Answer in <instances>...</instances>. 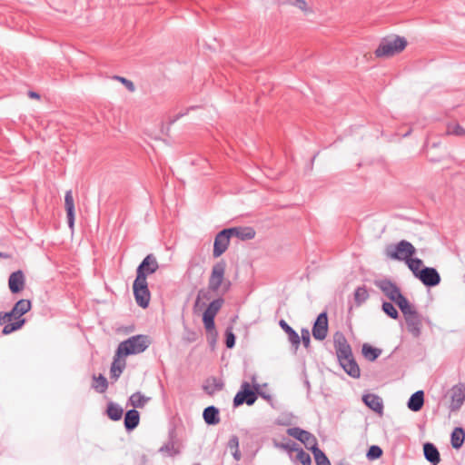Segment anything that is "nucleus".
Masks as SVG:
<instances>
[{
    "label": "nucleus",
    "instance_id": "1",
    "mask_svg": "<svg viewBox=\"0 0 465 465\" xmlns=\"http://www.w3.org/2000/svg\"><path fill=\"white\" fill-rule=\"evenodd\" d=\"M32 308V302L27 299L17 301L10 312H0V326H3L2 334H11L24 327L26 323L23 316Z\"/></svg>",
    "mask_w": 465,
    "mask_h": 465
},
{
    "label": "nucleus",
    "instance_id": "2",
    "mask_svg": "<svg viewBox=\"0 0 465 465\" xmlns=\"http://www.w3.org/2000/svg\"><path fill=\"white\" fill-rule=\"evenodd\" d=\"M151 344L147 335L138 334L120 342L116 350L117 357H125L132 354L143 352Z\"/></svg>",
    "mask_w": 465,
    "mask_h": 465
},
{
    "label": "nucleus",
    "instance_id": "3",
    "mask_svg": "<svg viewBox=\"0 0 465 465\" xmlns=\"http://www.w3.org/2000/svg\"><path fill=\"white\" fill-rule=\"evenodd\" d=\"M407 46L404 37L394 36L382 38L374 54L377 57H391L401 53Z\"/></svg>",
    "mask_w": 465,
    "mask_h": 465
},
{
    "label": "nucleus",
    "instance_id": "4",
    "mask_svg": "<svg viewBox=\"0 0 465 465\" xmlns=\"http://www.w3.org/2000/svg\"><path fill=\"white\" fill-rule=\"evenodd\" d=\"M400 310L404 316L408 331L415 338L420 337L422 327L421 315L417 312L416 308L410 302H408Z\"/></svg>",
    "mask_w": 465,
    "mask_h": 465
},
{
    "label": "nucleus",
    "instance_id": "5",
    "mask_svg": "<svg viewBox=\"0 0 465 465\" xmlns=\"http://www.w3.org/2000/svg\"><path fill=\"white\" fill-rule=\"evenodd\" d=\"M375 284L383 292V294L391 302H395L400 309L409 302L407 298L401 293L399 286L391 280H381L376 282Z\"/></svg>",
    "mask_w": 465,
    "mask_h": 465
},
{
    "label": "nucleus",
    "instance_id": "6",
    "mask_svg": "<svg viewBox=\"0 0 465 465\" xmlns=\"http://www.w3.org/2000/svg\"><path fill=\"white\" fill-rule=\"evenodd\" d=\"M416 253V249L410 242L401 240L396 244L390 245L386 248V255L397 261H406Z\"/></svg>",
    "mask_w": 465,
    "mask_h": 465
},
{
    "label": "nucleus",
    "instance_id": "7",
    "mask_svg": "<svg viewBox=\"0 0 465 465\" xmlns=\"http://www.w3.org/2000/svg\"><path fill=\"white\" fill-rule=\"evenodd\" d=\"M133 291L136 303L143 309L147 308L151 298L147 280L136 277L133 284Z\"/></svg>",
    "mask_w": 465,
    "mask_h": 465
},
{
    "label": "nucleus",
    "instance_id": "8",
    "mask_svg": "<svg viewBox=\"0 0 465 465\" xmlns=\"http://www.w3.org/2000/svg\"><path fill=\"white\" fill-rule=\"evenodd\" d=\"M255 391H253L249 382L243 381L241 386V390L236 393L233 398V406L239 407L243 403L251 406L257 400L258 385L254 387Z\"/></svg>",
    "mask_w": 465,
    "mask_h": 465
},
{
    "label": "nucleus",
    "instance_id": "9",
    "mask_svg": "<svg viewBox=\"0 0 465 465\" xmlns=\"http://www.w3.org/2000/svg\"><path fill=\"white\" fill-rule=\"evenodd\" d=\"M226 262L223 260L216 262L213 268L208 280V289L213 292H217L222 287L224 280Z\"/></svg>",
    "mask_w": 465,
    "mask_h": 465
},
{
    "label": "nucleus",
    "instance_id": "10",
    "mask_svg": "<svg viewBox=\"0 0 465 465\" xmlns=\"http://www.w3.org/2000/svg\"><path fill=\"white\" fill-rule=\"evenodd\" d=\"M287 434L300 440L308 450L312 449L318 444L317 439L313 434L299 427L289 428L287 430Z\"/></svg>",
    "mask_w": 465,
    "mask_h": 465
},
{
    "label": "nucleus",
    "instance_id": "11",
    "mask_svg": "<svg viewBox=\"0 0 465 465\" xmlns=\"http://www.w3.org/2000/svg\"><path fill=\"white\" fill-rule=\"evenodd\" d=\"M159 268L156 257L150 253L139 264L136 269V277L147 280V276L155 272Z\"/></svg>",
    "mask_w": 465,
    "mask_h": 465
},
{
    "label": "nucleus",
    "instance_id": "12",
    "mask_svg": "<svg viewBox=\"0 0 465 465\" xmlns=\"http://www.w3.org/2000/svg\"><path fill=\"white\" fill-rule=\"evenodd\" d=\"M333 345L339 361L349 359L352 356L351 348L341 332H336L334 334Z\"/></svg>",
    "mask_w": 465,
    "mask_h": 465
},
{
    "label": "nucleus",
    "instance_id": "13",
    "mask_svg": "<svg viewBox=\"0 0 465 465\" xmlns=\"http://www.w3.org/2000/svg\"><path fill=\"white\" fill-rule=\"evenodd\" d=\"M230 232L228 229H223L216 234L213 251L214 258L220 257L227 250L232 238Z\"/></svg>",
    "mask_w": 465,
    "mask_h": 465
},
{
    "label": "nucleus",
    "instance_id": "14",
    "mask_svg": "<svg viewBox=\"0 0 465 465\" xmlns=\"http://www.w3.org/2000/svg\"><path fill=\"white\" fill-rule=\"evenodd\" d=\"M416 278H418L427 287H434L440 282V273L432 267L422 268Z\"/></svg>",
    "mask_w": 465,
    "mask_h": 465
},
{
    "label": "nucleus",
    "instance_id": "15",
    "mask_svg": "<svg viewBox=\"0 0 465 465\" xmlns=\"http://www.w3.org/2000/svg\"><path fill=\"white\" fill-rule=\"evenodd\" d=\"M312 336L315 340L322 341L328 333V316L325 312H321L312 326Z\"/></svg>",
    "mask_w": 465,
    "mask_h": 465
},
{
    "label": "nucleus",
    "instance_id": "16",
    "mask_svg": "<svg viewBox=\"0 0 465 465\" xmlns=\"http://www.w3.org/2000/svg\"><path fill=\"white\" fill-rule=\"evenodd\" d=\"M451 402H450V411H456L460 409L463 402L465 401V384L464 383H459L457 385H454L451 390Z\"/></svg>",
    "mask_w": 465,
    "mask_h": 465
},
{
    "label": "nucleus",
    "instance_id": "17",
    "mask_svg": "<svg viewBox=\"0 0 465 465\" xmlns=\"http://www.w3.org/2000/svg\"><path fill=\"white\" fill-rule=\"evenodd\" d=\"M25 275L21 270L12 272L8 279V286L12 293H18L25 288Z\"/></svg>",
    "mask_w": 465,
    "mask_h": 465
},
{
    "label": "nucleus",
    "instance_id": "18",
    "mask_svg": "<svg viewBox=\"0 0 465 465\" xmlns=\"http://www.w3.org/2000/svg\"><path fill=\"white\" fill-rule=\"evenodd\" d=\"M64 208L66 211L68 226L73 229L74 224V202L71 190L67 191L64 195Z\"/></svg>",
    "mask_w": 465,
    "mask_h": 465
},
{
    "label": "nucleus",
    "instance_id": "19",
    "mask_svg": "<svg viewBox=\"0 0 465 465\" xmlns=\"http://www.w3.org/2000/svg\"><path fill=\"white\" fill-rule=\"evenodd\" d=\"M362 401L371 410L378 414H382L383 403L381 397L376 394L369 393L362 397Z\"/></svg>",
    "mask_w": 465,
    "mask_h": 465
},
{
    "label": "nucleus",
    "instance_id": "20",
    "mask_svg": "<svg viewBox=\"0 0 465 465\" xmlns=\"http://www.w3.org/2000/svg\"><path fill=\"white\" fill-rule=\"evenodd\" d=\"M339 362L348 375L352 378L360 377L361 371L359 365L353 358V355L349 359H342V361H339Z\"/></svg>",
    "mask_w": 465,
    "mask_h": 465
},
{
    "label": "nucleus",
    "instance_id": "21",
    "mask_svg": "<svg viewBox=\"0 0 465 465\" xmlns=\"http://www.w3.org/2000/svg\"><path fill=\"white\" fill-rule=\"evenodd\" d=\"M279 325L288 335V340L291 342L292 346L294 348L295 351H297L301 344V339L297 331H294L284 320H281L279 322Z\"/></svg>",
    "mask_w": 465,
    "mask_h": 465
},
{
    "label": "nucleus",
    "instance_id": "22",
    "mask_svg": "<svg viewBox=\"0 0 465 465\" xmlns=\"http://www.w3.org/2000/svg\"><path fill=\"white\" fill-rule=\"evenodd\" d=\"M232 237H236L240 240H252L255 236V231L252 227H232L228 228Z\"/></svg>",
    "mask_w": 465,
    "mask_h": 465
},
{
    "label": "nucleus",
    "instance_id": "23",
    "mask_svg": "<svg viewBox=\"0 0 465 465\" xmlns=\"http://www.w3.org/2000/svg\"><path fill=\"white\" fill-rule=\"evenodd\" d=\"M423 452L425 459L433 465H437L440 461V452L433 443L426 442L423 445Z\"/></svg>",
    "mask_w": 465,
    "mask_h": 465
},
{
    "label": "nucleus",
    "instance_id": "24",
    "mask_svg": "<svg viewBox=\"0 0 465 465\" xmlns=\"http://www.w3.org/2000/svg\"><path fill=\"white\" fill-rule=\"evenodd\" d=\"M140 421V414L135 409L129 410L124 415V428L127 431L134 430Z\"/></svg>",
    "mask_w": 465,
    "mask_h": 465
},
{
    "label": "nucleus",
    "instance_id": "25",
    "mask_svg": "<svg viewBox=\"0 0 465 465\" xmlns=\"http://www.w3.org/2000/svg\"><path fill=\"white\" fill-rule=\"evenodd\" d=\"M203 417L206 424L216 425L220 422V411L215 406H209L203 410Z\"/></svg>",
    "mask_w": 465,
    "mask_h": 465
},
{
    "label": "nucleus",
    "instance_id": "26",
    "mask_svg": "<svg viewBox=\"0 0 465 465\" xmlns=\"http://www.w3.org/2000/svg\"><path fill=\"white\" fill-rule=\"evenodd\" d=\"M424 404V392L418 391L414 392L409 399L407 406L412 411H419Z\"/></svg>",
    "mask_w": 465,
    "mask_h": 465
},
{
    "label": "nucleus",
    "instance_id": "27",
    "mask_svg": "<svg viewBox=\"0 0 465 465\" xmlns=\"http://www.w3.org/2000/svg\"><path fill=\"white\" fill-rule=\"evenodd\" d=\"M115 355L110 368V378L114 381L118 380L126 365L125 361Z\"/></svg>",
    "mask_w": 465,
    "mask_h": 465
},
{
    "label": "nucleus",
    "instance_id": "28",
    "mask_svg": "<svg viewBox=\"0 0 465 465\" xmlns=\"http://www.w3.org/2000/svg\"><path fill=\"white\" fill-rule=\"evenodd\" d=\"M464 440H465V431L462 428L460 427H457L455 428L452 432H451V435H450V443H451V446L458 450L460 449L463 442H464Z\"/></svg>",
    "mask_w": 465,
    "mask_h": 465
},
{
    "label": "nucleus",
    "instance_id": "29",
    "mask_svg": "<svg viewBox=\"0 0 465 465\" xmlns=\"http://www.w3.org/2000/svg\"><path fill=\"white\" fill-rule=\"evenodd\" d=\"M297 444L295 442H292V445L286 444L283 447L285 449H289L290 450H296L297 453V460L302 464V465H311L312 464V459L311 456L305 452L302 449H298Z\"/></svg>",
    "mask_w": 465,
    "mask_h": 465
},
{
    "label": "nucleus",
    "instance_id": "30",
    "mask_svg": "<svg viewBox=\"0 0 465 465\" xmlns=\"http://www.w3.org/2000/svg\"><path fill=\"white\" fill-rule=\"evenodd\" d=\"M361 351L365 359L370 361H374L382 352L381 349L372 347L368 343L362 345Z\"/></svg>",
    "mask_w": 465,
    "mask_h": 465
},
{
    "label": "nucleus",
    "instance_id": "31",
    "mask_svg": "<svg viewBox=\"0 0 465 465\" xmlns=\"http://www.w3.org/2000/svg\"><path fill=\"white\" fill-rule=\"evenodd\" d=\"M106 413L112 420L116 421L121 420L123 417L124 410L120 405L114 402H110L107 405Z\"/></svg>",
    "mask_w": 465,
    "mask_h": 465
},
{
    "label": "nucleus",
    "instance_id": "32",
    "mask_svg": "<svg viewBox=\"0 0 465 465\" xmlns=\"http://www.w3.org/2000/svg\"><path fill=\"white\" fill-rule=\"evenodd\" d=\"M93 384L92 388L94 389L99 393H104L108 388V381L107 379L102 375L99 374V376H93Z\"/></svg>",
    "mask_w": 465,
    "mask_h": 465
},
{
    "label": "nucleus",
    "instance_id": "33",
    "mask_svg": "<svg viewBox=\"0 0 465 465\" xmlns=\"http://www.w3.org/2000/svg\"><path fill=\"white\" fill-rule=\"evenodd\" d=\"M223 302L224 300L222 297H219L212 301L203 313L211 316H216L218 312L221 310Z\"/></svg>",
    "mask_w": 465,
    "mask_h": 465
},
{
    "label": "nucleus",
    "instance_id": "34",
    "mask_svg": "<svg viewBox=\"0 0 465 465\" xmlns=\"http://www.w3.org/2000/svg\"><path fill=\"white\" fill-rule=\"evenodd\" d=\"M310 450L312 452L317 465H331L329 459L325 453L319 449L318 444Z\"/></svg>",
    "mask_w": 465,
    "mask_h": 465
},
{
    "label": "nucleus",
    "instance_id": "35",
    "mask_svg": "<svg viewBox=\"0 0 465 465\" xmlns=\"http://www.w3.org/2000/svg\"><path fill=\"white\" fill-rule=\"evenodd\" d=\"M148 401L140 391L133 393L129 398V403L134 408H143Z\"/></svg>",
    "mask_w": 465,
    "mask_h": 465
},
{
    "label": "nucleus",
    "instance_id": "36",
    "mask_svg": "<svg viewBox=\"0 0 465 465\" xmlns=\"http://www.w3.org/2000/svg\"><path fill=\"white\" fill-rule=\"evenodd\" d=\"M405 262L409 269L412 272L413 275L417 277L419 272L421 271L420 268L423 264L422 261L420 258L410 257Z\"/></svg>",
    "mask_w": 465,
    "mask_h": 465
},
{
    "label": "nucleus",
    "instance_id": "37",
    "mask_svg": "<svg viewBox=\"0 0 465 465\" xmlns=\"http://www.w3.org/2000/svg\"><path fill=\"white\" fill-rule=\"evenodd\" d=\"M369 298V292L365 286H360L354 291V300L358 306L365 302Z\"/></svg>",
    "mask_w": 465,
    "mask_h": 465
},
{
    "label": "nucleus",
    "instance_id": "38",
    "mask_svg": "<svg viewBox=\"0 0 465 465\" xmlns=\"http://www.w3.org/2000/svg\"><path fill=\"white\" fill-rule=\"evenodd\" d=\"M381 308L384 313L390 318L393 320H397L399 318V312L391 302H383Z\"/></svg>",
    "mask_w": 465,
    "mask_h": 465
},
{
    "label": "nucleus",
    "instance_id": "39",
    "mask_svg": "<svg viewBox=\"0 0 465 465\" xmlns=\"http://www.w3.org/2000/svg\"><path fill=\"white\" fill-rule=\"evenodd\" d=\"M160 452L166 453L168 456H175L179 453V450L175 448V442L173 440H170L167 443L163 445L160 450Z\"/></svg>",
    "mask_w": 465,
    "mask_h": 465
},
{
    "label": "nucleus",
    "instance_id": "40",
    "mask_svg": "<svg viewBox=\"0 0 465 465\" xmlns=\"http://www.w3.org/2000/svg\"><path fill=\"white\" fill-rule=\"evenodd\" d=\"M447 134H452L456 136H463L465 135V129L460 126L459 124H450L447 126Z\"/></svg>",
    "mask_w": 465,
    "mask_h": 465
},
{
    "label": "nucleus",
    "instance_id": "41",
    "mask_svg": "<svg viewBox=\"0 0 465 465\" xmlns=\"http://www.w3.org/2000/svg\"><path fill=\"white\" fill-rule=\"evenodd\" d=\"M366 456L371 460H377L382 456V450L377 445H372L369 448Z\"/></svg>",
    "mask_w": 465,
    "mask_h": 465
},
{
    "label": "nucleus",
    "instance_id": "42",
    "mask_svg": "<svg viewBox=\"0 0 465 465\" xmlns=\"http://www.w3.org/2000/svg\"><path fill=\"white\" fill-rule=\"evenodd\" d=\"M235 335L232 332V330L231 327L227 328L225 331V344L226 347L229 349H232L235 345Z\"/></svg>",
    "mask_w": 465,
    "mask_h": 465
},
{
    "label": "nucleus",
    "instance_id": "43",
    "mask_svg": "<svg viewBox=\"0 0 465 465\" xmlns=\"http://www.w3.org/2000/svg\"><path fill=\"white\" fill-rule=\"evenodd\" d=\"M214 318H215V316H211V315H207V314L203 313V322L204 328L206 329V331H211L214 330V328H215Z\"/></svg>",
    "mask_w": 465,
    "mask_h": 465
},
{
    "label": "nucleus",
    "instance_id": "44",
    "mask_svg": "<svg viewBox=\"0 0 465 465\" xmlns=\"http://www.w3.org/2000/svg\"><path fill=\"white\" fill-rule=\"evenodd\" d=\"M114 78L121 82L128 89V91L134 92L135 90V86L132 81L117 75L114 76Z\"/></svg>",
    "mask_w": 465,
    "mask_h": 465
},
{
    "label": "nucleus",
    "instance_id": "45",
    "mask_svg": "<svg viewBox=\"0 0 465 465\" xmlns=\"http://www.w3.org/2000/svg\"><path fill=\"white\" fill-rule=\"evenodd\" d=\"M223 389V384L218 382L215 379L213 380V385L211 386H205L204 390L205 391L212 395L214 393V391H221Z\"/></svg>",
    "mask_w": 465,
    "mask_h": 465
},
{
    "label": "nucleus",
    "instance_id": "46",
    "mask_svg": "<svg viewBox=\"0 0 465 465\" xmlns=\"http://www.w3.org/2000/svg\"><path fill=\"white\" fill-rule=\"evenodd\" d=\"M302 336L300 337L301 341H302V344L305 348H308L310 346L311 339H310V331L308 329H302Z\"/></svg>",
    "mask_w": 465,
    "mask_h": 465
},
{
    "label": "nucleus",
    "instance_id": "47",
    "mask_svg": "<svg viewBox=\"0 0 465 465\" xmlns=\"http://www.w3.org/2000/svg\"><path fill=\"white\" fill-rule=\"evenodd\" d=\"M228 447L230 449L237 450L239 449V439L237 436L233 435L230 438L228 441Z\"/></svg>",
    "mask_w": 465,
    "mask_h": 465
},
{
    "label": "nucleus",
    "instance_id": "48",
    "mask_svg": "<svg viewBox=\"0 0 465 465\" xmlns=\"http://www.w3.org/2000/svg\"><path fill=\"white\" fill-rule=\"evenodd\" d=\"M210 292L211 291H204V290H200L199 292H198V296H197V300H196V303L199 302V300L201 299H203V300H210L211 299V295H210Z\"/></svg>",
    "mask_w": 465,
    "mask_h": 465
},
{
    "label": "nucleus",
    "instance_id": "49",
    "mask_svg": "<svg viewBox=\"0 0 465 465\" xmlns=\"http://www.w3.org/2000/svg\"><path fill=\"white\" fill-rule=\"evenodd\" d=\"M292 5L301 9L302 11L307 10V3L305 0H294L292 2Z\"/></svg>",
    "mask_w": 465,
    "mask_h": 465
},
{
    "label": "nucleus",
    "instance_id": "50",
    "mask_svg": "<svg viewBox=\"0 0 465 465\" xmlns=\"http://www.w3.org/2000/svg\"><path fill=\"white\" fill-rule=\"evenodd\" d=\"M186 114H187V112H185V113H179V114H175L174 116H170L169 119H168V124L170 125L174 124L178 119H180L182 116L185 115Z\"/></svg>",
    "mask_w": 465,
    "mask_h": 465
},
{
    "label": "nucleus",
    "instance_id": "51",
    "mask_svg": "<svg viewBox=\"0 0 465 465\" xmlns=\"http://www.w3.org/2000/svg\"><path fill=\"white\" fill-rule=\"evenodd\" d=\"M230 287H231V282L230 281H226V282L223 281V285L221 287L223 289V293L227 292L230 290Z\"/></svg>",
    "mask_w": 465,
    "mask_h": 465
},
{
    "label": "nucleus",
    "instance_id": "52",
    "mask_svg": "<svg viewBox=\"0 0 465 465\" xmlns=\"http://www.w3.org/2000/svg\"><path fill=\"white\" fill-rule=\"evenodd\" d=\"M232 456H233V458H234L236 460H240V459H241V453H240L239 449L234 450V452L232 453Z\"/></svg>",
    "mask_w": 465,
    "mask_h": 465
},
{
    "label": "nucleus",
    "instance_id": "53",
    "mask_svg": "<svg viewBox=\"0 0 465 465\" xmlns=\"http://www.w3.org/2000/svg\"><path fill=\"white\" fill-rule=\"evenodd\" d=\"M29 96L32 98H39V94L35 92H29Z\"/></svg>",
    "mask_w": 465,
    "mask_h": 465
},
{
    "label": "nucleus",
    "instance_id": "54",
    "mask_svg": "<svg viewBox=\"0 0 465 465\" xmlns=\"http://www.w3.org/2000/svg\"><path fill=\"white\" fill-rule=\"evenodd\" d=\"M3 256V254L0 252V258Z\"/></svg>",
    "mask_w": 465,
    "mask_h": 465
},
{
    "label": "nucleus",
    "instance_id": "55",
    "mask_svg": "<svg viewBox=\"0 0 465 465\" xmlns=\"http://www.w3.org/2000/svg\"><path fill=\"white\" fill-rule=\"evenodd\" d=\"M195 465H200V464H195Z\"/></svg>",
    "mask_w": 465,
    "mask_h": 465
}]
</instances>
